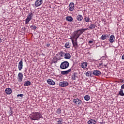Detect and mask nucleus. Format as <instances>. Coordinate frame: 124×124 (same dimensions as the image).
<instances>
[{
  "mask_svg": "<svg viewBox=\"0 0 124 124\" xmlns=\"http://www.w3.org/2000/svg\"><path fill=\"white\" fill-rule=\"evenodd\" d=\"M93 72L88 71L86 73L85 75L87 77H93Z\"/></svg>",
  "mask_w": 124,
  "mask_h": 124,
  "instance_id": "21",
  "label": "nucleus"
},
{
  "mask_svg": "<svg viewBox=\"0 0 124 124\" xmlns=\"http://www.w3.org/2000/svg\"><path fill=\"white\" fill-rule=\"evenodd\" d=\"M73 102L75 103L76 105L79 106L81 105L82 103H83V102L82 100H79V98H76L73 100Z\"/></svg>",
  "mask_w": 124,
  "mask_h": 124,
  "instance_id": "6",
  "label": "nucleus"
},
{
  "mask_svg": "<svg viewBox=\"0 0 124 124\" xmlns=\"http://www.w3.org/2000/svg\"><path fill=\"white\" fill-rule=\"evenodd\" d=\"M97 1H98V2H100L101 1V0H97Z\"/></svg>",
  "mask_w": 124,
  "mask_h": 124,
  "instance_id": "43",
  "label": "nucleus"
},
{
  "mask_svg": "<svg viewBox=\"0 0 124 124\" xmlns=\"http://www.w3.org/2000/svg\"><path fill=\"white\" fill-rule=\"evenodd\" d=\"M123 2H124V0H123Z\"/></svg>",
  "mask_w": 124,
  "mask_h": 124,
  "instance_id": "44",
  "label": "nucleus"
},
{
  "mask_svg": "<svg viewBox=\"0 0 124 124\" xmlns=\"http://www.w3.org/2000/svg\"><path fill=\"white\" fill-rule=\"evenodd\" d=\"M32 16H33L32 13H31L30 14H29L25 21L26 24H29V23L30 22V21L31 20V18H32Z\"/></svg>",
  "mask_w": 124,
  "mask_h": 124,
  "instance_id": "5",
  "label": "nucleus"
},
{
  "mask_svg": "<svg viewBox=\"0 0 124 124\" xmlns=\"http://www.w3.org/2000/svg\"><path fill=\"white\" fill-rule=\"evenodd\" d=\"M30 119L32 121H39L40 119H43V117L40 114V112H35L32 113Z\"/></svg>",
  "mask_w": 124,
  "mask_h": 124,
  "instance_id": "2",
  "label": "nucleus"
},
{
  "mask_svg": "<svg viewBox=\"0 0 124 124\" xmlns=\"http://www.w3.org/2000/svg\"><path fill=\"white\" fill-rule=\"evenodd\" d=\"M69 66V63L67 61H64L62 62L60 65V68L61 69H66Z\"/></svg>",
  "mask_w": 124,
  "mask_h": 124,
  "instance_id": "4",
  "label": "nucleus"
},
{
  "mask_svg": "<svg viewBox=\"0 0 124 124\" xmlns=\"http://www.w3.org/2000/svg\"><path fill=\"white\" fill-rule=\"evenodd\" d=\"M18 68L19 71L23 69V61L21 60L18 63Z\"/></svg>",
  "mask_w": 124,
  "mask_h": 124,
  "instance_id": "13",
  "label": "nucleus"
},
{
  "mask_svg": "<svg viewBox=\"0 0 124 124\" xmlns=\"http://www.w3.org/2000/svg\"><path fill=\"white\" fill-rule=\"evenodd\" d=\"M70 72H71V69H69L67 71H62L61 74L62 75H66V74H68Z\"/></svg>",
  "mask_w": 124,
  "mask_h": 124,
  "instance_id": "19",
  "label": "nucleus"
},
{
  "mask_svg": "<svg viewBox=\"0 0 124 124\" xmlns=\"http://www.w3.org/2000/svg\"><path fill=\"white\" fill-rule=\"evenodd\" d=\"M121 89L122 90H124V84H123L122 86H121Z\"/></svg>",
  "mask_w": 124,
  "mask_h": 124,
  "instance_id": "39",
  "label": "nucleus"
},
{
  "mask_svg": "<svg viewBox=\"0 0 124 124\" xmlns=\"http://www.w3.org/2000/svg\"><path fill=\"white\" fill-rule=\"evenodd\" d=\"M71 43L69 42H66L64 45L65 48H66L67 49H68L71 47V45H70Z\"/></svg>",
  "mask_w": 124,
  "mask_h": 124,
  "instance_id": "25",
  "label": "nucleus"
},
{
  "mask_svg": "<svg viewBox=\"0 0 124 124\" xmlns=\"http://www.w3.org/2000/svg\"><path fill=\"white\" fill-rule=\"evenodd\" d=\"M31 81H27L25 82V83L24 84V86L28 87V86H31Z\"/></svg>",
  "mask_w": 124,
  "mask_h": 124,
  "instance_id": "30",
  "label": "nucleus"
},
{
  "mask_svg": "<svg viewBox=\"0 0 124 124\" xmlns=\"http://www.w3.org/2000/svg\"><path fill=\"white\" fill-rule=\"evenodd\" d=\"M110 34L108 35L107 34H103L101 37L100 39H102V40H105V39H107L108 38H109Z\"/></svg>",
  "mask_w": 124,
  "mask_h": 124,
  "instance_id": "16",
  "label": "nucleus"
},
{
  "mask_svg": "<svg viewBox=\"0 0 124 124\" xmlns=\"http://www.w3.org/2000/svg\"><path fill=\"white\" fill-rule=\"evenodd\" d=\"M88 124H96V121L93 119H90L87 122Z\"/></svg>",
  "mask_w": 124,
  "mask_h": 124,
  "instance_id": "23",
  "label": "nucleus"
},
{
  "mask_svg": "<svg viewBox=\"0 0 124 124\" xmlns=\"http://www.w3.org/2000/svg\"><path fill=\"white\" fill-rule=\"evenodd\" d=\"M83 19V16H82L81 15H78L77 16V21H78V22H82Z\"/></svg>",
  "mask_w": 124,
  "mask_h": 124,
  "instance_id": "15",
  "label": "nucleus"
},
{
  "mask_svg": "<svg viewBox=\"0 0 124 124\" xmlns=\"http://www.w3.org/2000/svg\"><path fill=\"white\" fill-rule=\"evenodd\" d=\"M93 75H94V76H100V75H101V72H100L99 70H94L93 72Z\"/></svg>",
  "mask_w": 124,
  "mask_h": 124,
  "instance_id": "12",
  "label": "nucleus"
},
{
  "mask_svg": "<svg viewBox=\"0 0 124 124\" xmlns=\"http://www.w3.org/2000/svg\"><path fill=\"white\" fill-rule=\"evenodd\" d=\"M50 45L51 44L50 43H47L46 44V47H50Z\"/></svg>",
  "mask_w": 124,
  "mask_h": 124,
  "instance_id": "37",
  "label": "nucleus"
},
{
  "mask_svg": "<svg viewBox=\"0 0 124 124\" xmlns=\"http://www.w3.org/2000/svg\"><path fill=\"white\" fill-rule=\"evenodd\" d=\"M65 52L61 51L56 54V59L58 60H62L64 57Z\"/></svg>",
  "mask_w": 124,
  "mask_h": 124,
  "instance_id": "3",
  "label": "nucleus"
},
{
  "mask_svg": "<svg viewBox=\"0 0 124 124\" xmlns=\"http://www.w3.org/2000/svg\"><path fill=\"white\" fill-rule=\"evenodd\" d=\"M122 60H124V54L123 55L122 57Z\"/></svg>",
  "mask_w": 124,
  "mask_h": 124,
  "instance_id": "41",
  "label": "nucleus"
},
{
  "mask_svg": "<svg viewBox=\"0 0 124 124\" xmlns=\"http://www.w3.org/2000/svg\"><path fill=\"white\" fill-rule=\"evenodd\" d=\"M42 3H43V0H36L35 2V6L38 7V6H40Z\"/></svg>",
  "mask_w": 124,
  "mask_h": 124,
  "instance_id": "9",
  "label": "nucleus"
},
{
  "mask_svg": "<svg viewBox=\"0 0 124 124\" xmlns=\"http://www.w3.org/2000/svg\"><path fill=\"white\" fill-rule=\"evenodd\" d=\"M12 114H13V112H12V110H11L9 111V115H10V116H11V115H12Z\"/></svg>",
  "mask_w": 124,
  "mask_h": 124,
  "instance_id": "38",
  "label": "nucleus"
},
{
  "mask_svg": "<svg viewBox=\"0 0 124 124\" xmlns=\"http://www.w3.org/2000/svg\"><path fill=\"white\" fill-rule=\"evenodd\" d=\"M72 42L73 44V47H74L75 50H76L78 47V43L77 42V40H75V41H74V39H72Z\"/></svg>",
  "mask_w": 124,
  "mask_h": 124,
  "instance_id": "7",
  "label": "nucleus"
},
{
  "mask_svg": "<svg viewBox=\"0 0 124 124\" xmlns=\"http://www.w3.org/2000/svg\"><path fill=\"white\" fill-rule=\"evenodd\" d=\"M88 30L87 28L86 29H81L78 30L76 31H74L72 35V38L71 39H75L77 40L79 37H80V35L81 34H83V33Z\"/></svg>",
  "mask_w": 124,
  "mask_h": 124,
  "instance_id": "1",
  "label": "nucleus"
},
{
  "mask_svg": "<svg viewBox=\"0 0 124 124\" xmlns=\"http://www.w3.org/2000/svg\"><path fill=\"white\" fill-rule=\"evenodd\" d=\"M95 25L94 24H91L90 26H89V29H91L93 30V29H95Z\"/></svg>",
  "mask_w": 124,
  "mask_h": 124,
  "instance_id": "33",
  "label": "nucleus"
},
{
  "mask_svg": "<svg viewBox=\"0 0 124 124\" xmlns=\"http://www.w3.org/2000/svg\"><path fill=\"white\" fill-rule=\"evenodd\" d=\"M17 97H19V96H20V97H23V96H24V94H17Z\"/></svg>",
  "mask_w": 124,
  "mask_h": 124,
  "instance_id": "36",
  "label": "nucleus"
},
{
  "mask_svg": "<svg viewBox=\"0 0 124 124\" xmlns=\"http://www.w3.org/2000/svg\"><path fill=\"white\" fill-rule=\"evenodd\" d=\"M64 57V59H66V60H69V59L71 58V55H70L69 53H65Z\"/></svg>",
  "mask_w": 124,
  "mask_h": 124,
  "instance_id": "20",
  "label": "nucleus"
},
{
  "mask_svg": "<svg viewBox=\"0 0 124 124\" xmlns=\"http://www.w3.org/2000/svg\"><path fill=\"white\" fill-rule=\"evenodd\" d=\"M118 94L121 96H124V90H123L122 89H120V91H119Z\"/></svg>",
  "mask_w": 124,
  "mask_h": 124,
  "instance_id": "28",
  "label": "nucleus"
},
{
  "mask_svg": "<svg viewBox=\"0 0 124 124\" xmlns=\"http://www.w3.org/2000/svg\"><path fill=\"white\" fill-rule=\"evenodd\" d=\"M17 77L18 78V82H20V83L22 82V81H23V78L24 77V76H23V73H19L17 75Z\"/></svg>",
  "mask_w": 124,
  "mask_h": 124,
  "instance_id": "11",
  "label": "nucleus"
},
{
  "mask_svg": "<svg viewBox=\"0 0 124 124\" xmlns=\"http://www.w3.org/2000/svg\"><path fill=\"white\" fill-rule=\"evenodd\" d=\"M99 66H100L101 68L106 67L107 66V64H102V63H99Z\"/></svg>",
  "mask_w": 124,
  "mask_h": 124,
  "instance_id": "34",
  "label": "nucleus"
},
{
  "mask_svg": "<svg viewBox=\"0 0 124 124\" xmlns=\"http://www.w3.org/2000/svg\"><path fill=\"white\" fill-rule=\"evenodd\" d=\"M47 83L49 85H51L52 86H54V85H55L56 84V82H55V81H54V80H53L51 79H47Z\"/></svg>",
  "mask_w": 124,
  "mask_h": 124,
  "instance_id": "17",
  "label": "nucleus"
},
{
  "mask_svg": "<svg viewBox=\"0 0 124 124\" xmlns=\"http://www.w3.org/2000/svg\"><path fill=\"white\" fill-rule=\"evenodd\" d=\"M59 86L60 87H67L68 86V82L67 81H61L59 82Z\"/></svg>",
  "mask_w": 124,
  "mask_h": 124,
  "instance_id": "10",
  "label": "nucleus"
},
{
  "mask_svg": "<svg viewBox=\"0 0 124 124\" xmlns=\"http://www.w3.org/2000/svg\"><path fill=\"white\" fill-rule=\"evenodd\" d=\"M109 41L110 43H113L115 42V36L114 35H111L109 37Z\"/></svg>",
  "mask_w": 124,
  "mask_h": 124,
  "instance_id": "14",
  "label": "nucleus"
},
{
  "mask_svg": "<svg viewBox=\"0 0 124 124\" xmlns=\"http://www.w3.org/2000/svg\"><path fill=\"white\" fill-rule=\"evenodd\" d=\"M31 30H35L37 27L35 25H31Z\"/></svg>",
  "mask_w": 124,
  "mask_h": 124,
  "instance_id": "35",
  "label": "nucleus"
},
{
  "mask_svg": "<svg viewBox=\"0 0 124 124\" xmlns=\"http://www.w3.org/2000/svg\"><path fill=\"white\" fill-rule=\"evenodd\" d=\"M5 93L6 94H11L12 93V90L11 88H6Z\"/></svg>",
  "mask_w": 124,
  "mask_h": 124,
  "instance_id": "22",
  "label": "nucleus"
},
{
  "mask_svg": "<svg viewBox=\"0 0 124 124\" xmlns=\"http://www.w3.org/2000/svg\"><path fill=\"white\" fill-rule=\"evenodd\" d=\"M77 78V74H74L72 76V80H76V78Z\"/></svg>",
  "mask_w": 124,
  "mask_h": 124,
  "instance_id": "32",
  "label": "nucleus"
},
{
  "mask_svg": "<svg viewBox=\"0 0 124 124\" xmlns=\"http://www.w3.org/2000/svg\"><path fill=\"white\" fill-rule=\"evenodd\" d=\"M83 20L84 22H86V23H89L90 21V16H84L83 18Z\"/></svg>",
  "mask_w": 124,
  "mask_h": 124,
  "instance_id": "26",
  "label": "nucleus"
},
{
  "mask_svg": "<svg viewBox=\"0 0 124 124\" xmlns=\"http://www.w3.org/2000/svg\"><path fill=\"white\" fill-rule=\"evenodd\" d=\"M56 121L57 122V124H62V119L61 118H56Z\"/></svg>",
  "mask_w": 124,
  "mask_h": 124,
  "instance_id": "24",
  "label": "nucleus"
},
{
  "mask_svg": "<svg viewBox=\"0 0 124 124\" xmlns=\"http://www.w3.org/2000/svg\"><path fill=\"white\" fill-rule=\"evenodd\" d=\"M74 8H75L74 3L70 2L68 6V9L69 11L70 12L73 11V10H74Z\"/></svg>",
  "mask_w": 124,
  "mask_h": 124,
  "instance_id": "8",
  "label": "nucleus"
},
{
  "mask_svg": "<svg viewBox=\"0 0 124 124\" xmlns=\"http://www.w3.org/2000/svg\"><path fill=\"white\" fill-rule=\"evenodd\" d=\"M93 41H89V43H93Z\"/></svg>",
  "mask_w": 124,
  "mask_h": 124,
  "instance_id": "42",
  "label": "nucleus"
},
{
  "mask_svg": "<svg viewBox=\"0 0 124 124\" xmlns=\"http://www.w3.org/2000/svg\"><path fill=\"white\" fill-rule=\"evenodd\" d=\"M90 95H86L84 96V99L86 101H89V100H90Z\"/></svg>",
  "mask_w": 124,
  "mask_h": 124,
  "instance_id": "31",
  "label": "nucleus"
},
{
  "mask_svg": "<svg viewBox=\"0 0 124 124\" xmlns=\"http://www.w3.org/2000/svg\"><path fill=\"white\" fill-rule=\"evenodd\" d=\"M80 66L82 68H83V69H85V68H87V66H88V62H83L81 63Z\"/></svg>",
  "mask_w": 124,
  "mask_h": 124,
  "instance_id": "18",
  "label": "nucleus"
},
{
  "mask_svg": "<svg viewBox=\"0 0 124 124\" xmlns=\"http://www.w3.org/2000/svg\"><path fill=\"white\" fill-rule=\"evenodd\" d=\"M2 42V39H1V37L0 36V43H1Z\"/></svg>",
  "mask_w": 124,
  "mask_h": 124,
  "instance_id": "40",
  "label": "nucleus"
},
{
  "mask_svg": "<svg viewBox=\"0 0 124 124\" xmlns=\"http://www.w3.org/2000/svg\"><path fill=\"white\" fill-rule=\"evenodd\" d=\"M56 114H58V115H60V114H62V108H58L56 111Z\"/></svg>",
  "mask_w": 124,
  "mask_h": 124,
  "instance_id": "29",
  "label": "nucleus"
},
{
  "mask_svg": "<svg viewBox=\"0 0 124 124\" xmlns=\"http://www.w3.org/2000/svg\"><path fill=\"white\" fill-rule=\"evenodd\" d=\"M66 20L68 21V22H72L73 21V18L71 16H68L66 17Z\"/></svg>",
  "mask_w": 124,
  "mask_h": 124,
  "instance_id": "27",
  "label": "nucleus"
}]
</instances>
